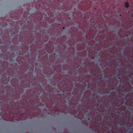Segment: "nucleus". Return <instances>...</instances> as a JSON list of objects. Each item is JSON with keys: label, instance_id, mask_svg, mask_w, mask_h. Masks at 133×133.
I'll return each mask as SVG.
<instances>
[{"label": "nucleus", "instance_id": "3", "mask_svg": "<svg viewBox=\"0 0 133 133\" xmlns=\"http://www.w3.org/2000/svg\"><path fill=\"white\" fill-rule=\"evenodd\" d=\"M63 29H64V27H63Z\"/></svg>", "mask_w": 133, "mask_h": 133}, {"label": "nucleus", "instance_id": "2", "mask_svg": "<svg viewBox=\"0 0 133 133\" xmlns=\"http://www.w3.org/2000/svg\"><path fill=\"white\" fill-rule=\"evenodd\" d=\"M77 110V111H78V114L77 115V116H78L80 114V112H79V111H78V110Z\"/></svg>", "mask_w": 133, "mask_h": 133}, {"label": "nucleus", "instance_id": "1", "mask_svg": "<svg viewBox=\"0 0 133 133\" xmlns=\"http://www.w3.org/2000/svg\"><path fill=\"white\" fill-rule=\"evenodd\" d=\"M125 5L126 7L127 8H128L129 7V4L128 2H126L125 3Z\"/></svg>", "mask_w": 133, "mask_h": 133}]
</instances>
